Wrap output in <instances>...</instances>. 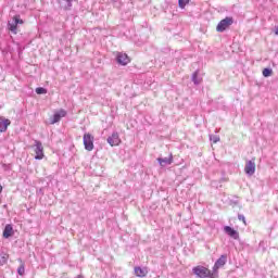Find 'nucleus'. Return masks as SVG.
I'll return each mask as SVG.
<instances>
[{"label": "nucleus", "instance_id": "nucleus-8", "mask_svg": "<svg viewBox=\"0 0 278 278\" xmlns=\"http://www.w3.org/2000/svg\"><path fill=\"white\" fill-rule=\"evenodd\" d=\"M65 116H66V110L61 109L59 112L54 113L50 124L55 125V123H60V121H62V118H64Z\"/></svg>", "mask_w": 278, "mask_h": 278}, {"label": "nucleus", "instance_id": "nucleus-10", "mask_svg": "<svg viewBox=\"0 0 278 278\" xmlns=\"http://www.w3.org/2000/svg\"><path fill=\"white\" fill-rule=\"evenodd\" d=\"M245 175L253 177L255 175V161H248L245 164Z\"/></svg>", "mask_w": 278, "mask_h": 278}, {"label": "nucleus", "instance_id": "nucleus-7", "mask_svg": "<svg viewBox=\"0 0 278 278\" xmlns=\"http://www.w3.org/2000/svg\"><path fill=\"white\" fill-rule=\"evenodd\" d=\"M227 264V255H222L214 264L213 266V273L214 275L218 274V269L223 268Z\"/></svg>", "mask_w": 278, "mask_h": 278}, {"label": "nucleus", "instance_id": "nucleus-9", "mask_svg": "<svg viewBox=\"0 0 278 278\" xmlns=\"http://www.w3.org/2000/svg\"><path fill=\"white\" fill-rule=\"evenodd\" d=\"M106 142L110 147H118V144H121V137L118 136V132H113L112 136L106 139Z\"/></svg>", "mask_w": 278, "mask_h": 278}, {"label": "nucleus", "instance_id": "nucleus-5", "mask_svg": "<svg viewBox=\"0 0 278 278\" xmlns=\"http://www.w3.org/2000/svg\"><path fill=\"white\" fill-rule=\"evenodd\" d=\"M35 160H43L45 159V147H42V142L35 140Z\"/></svg>", "mask_w": 278, "mask_h": 278}, {"label": "nucleus", "instance_id": "nucleus-18", "mask_svg": "<svg viewBox=\"0 0 278 278\" xmlns=\"http://www.w3.org/2000/svg\"><path fill=\"white\" fill-rule=\"evenodd\" d=\"M190 3V0H178V5L179 8H181V10H184V8H186V5H188Z\"/></svg>", "mask_w": 278, "mask_h": 278}, {"label": "nucleus", "instance_id": "nucleus-3", "mask_svg": "<svg viewBox=\"0 0 278 278\" xmlns=\"http://www.w3.org/2000/svg\"><path fill=\"white\" fill-rule=\"evenodd\" d=\"M83 142L86 151H92L94 149V136L90 132H86L84 135Z\"/></svg>", "mask_w": 278, "mask_h": 278}, {"label": "nucleus", "instance_id": "nucleus-20", "mask_svg": "<svg viewBox=\"0 0 278 278\" xmlns=\"http://www.w3.org/2000/svg\"><path fill=\"white\" fill-rule=\"evenodd\" d=\"M17 274L21 275V277L25 275V264H21V266L17 268Z\"/></svg>", "mask_w": 278, "mask_h": 278}, {"label": "nucleus", "instance_id": "nucleus-12", "mask_svg": "<svg viewBox=\"0 0 278 278\" xmlns=\"http://www.w3.org/2000/svg\"><path fill=\"white\" fill-rule=\"evenodd\" d=\"M224 231L225 233H227V236H229L230 238H233V240H238V238H240V236L238 235V231H236L230 226H225Z\"/></svg>", "mask_w": 278, "mask_h": 278}, {"label": "nucleus", "instance_id": "nucleus-25", "mask_svg": "<svg viewBox=\"0 0 278 278\" xmlns=\"http://www.w3.org/2000/svg\"><path fill=\"white\" fill-rule=\"evenodd\" d=\"M275 34H276V36H278V27L276 28Z\"/></svg>", "mask_w": 278, "mask_h": 278}, {"label": "nucleus", "instance_id": "nucleus-15", "mask_svg": "<svg viewBox=\"0 0 278 278\" xmlns=\"http://www.w3.org/2000/svg\"><path fill=\"white\" fill-rule=\"evenodd\" d=\"M11 236H14V228L8 224L3 230V238H11Z\"/></svg>", "mask_w": 278, "mask_h": 278}, {"label": "nucleus", "instance_id": "nucleus-23", "mask_svg": "<svg viewBox=\"0 0 278 278\" xmlns=\"http://www.w3.org/2000/svg\"><path fill=\"white\" fill-rule=\"evenodd\" d=\"M239 220H244V216L239 215Z\"/></svg>", "mask_w": 278, "mask_h": 278}, {"label": "nucleus", "instance_id": "nucleus-24", "mask_svg": "<svg viewBox=\"0 0 278 278\" xmlns=\"http://www.w3.org/2000/svg\"><path fill=\"white\" fill-rule=\"evenodd\" d=\"M3 192V187L0 185V194Z\"/></svg>", "mask_w": 278, "mask_h": 278}, {"label": "nucleus", "instance_id": "nucleus-22", "mask_svg": "<svg viewBox=\"0 0 278 278\" xmlns=\"http://www.w3.org/2000/svg\"><path fill=\"white\" fill-rule=\"evenodd\" d=\"M211 140H212V142H214V144H216V142H220V137L213 136V137H211Z\"/></svg>", "mask_w": 278, "mask_h": 278}, {"label": "nucleus", "instance_id": "nucleus-4", "mask_svg": "<svg viewBox=\"0 0 278 278\" xmlns=\"http://www.w3.org/2000/svg\"><path fill=\"white\" fill-rule=\"evenodd\" d=\"M231 25H233V17H225L217 24L216 30L223 33L226 29H229Z\"/></svg>", "mask_w": 278, "mask_h": 278}, {"label": "nucleus", "instance_id": "nucleus-17", "mask_svg": "<svg viewBox=\"0 0 278 278\" xmlns=\"http://www.w3.org/2000/svg\"><path fill=\"white\" fill-rule=\"evenodd\" d=\"M8 254L2 253L0 254V266H3L4 264H8Z\"/></svg>", "mask_w": 278, "mask_h": 278}, {"label": "nucleus", "instance_id": "nucleus-26", "mask_svg": "<svg viewBox=\"0 0 278 278\" xmlns=\"http://www.w3.org/2000/svg\"><path fill=\"white\" fill-rule=\"evenodd\" d=\"M208 278H214V276H211V277H208Z\"/></svg>", "mask_w": 278, "mask_h": 278}, {"label": "nucleus", "instance_id": "nucleus-1", "mask_svg": "<svg viewBox=\"0 0 278 278\" xmlns=\"http://www.w3.org/2000/svg\"><path fill=\"white\" fill-rule=\"evenodd\" d=\"M23 23L21 15L13 16V18L8 22L9 31H12L14 35L18 34V25H23Z\"/></svg>", "mask_w": 278, "mask_h": 278}, {"label": "nucleus", "instance_id": "nucleus-13", "mask_svg": "<svg viewBox=\"0 0 278 278\" xmlns=\"http://www.w3.org/2000/svg\"><path fill=\"white\" fill-rule=\"evenodd\" d=\"M157 162L160 166H169V164H173V154H169V156L165 159L159 157Z\"/></svg>", "mask_w": 278, "mask_h": 278}, {"label": "nucleus", "instance_id": "nucleus-6", "mask_svg": "<svg viewBox=\"0 0 278 278\" xmlns=\"http://www.w3.org/2000/svg\"><path fill=\"white\" fill-rule=\"evenodd\" d=\"M116 62L121 64V66H127L131 60L127 53L116 52Z\"/></svg>", "mask_w": 278, "mask_h": 278}, {"label": "nucleus", "instance_id": "nucleus-2", "mask_svg": "<svg viewBox=\"0 0 278 278\" xmlns=\"http://www.w3.org/2000/svg\"><path fill=\"white\" fill-rule=\"evenodd\" d=\"M193 274L197 275V277L200 278H210L214 276V273H212L208 268L203 266H195L192 269Z\"/></svg>", "mask_w": 278, "mask_h": 278}, {"label": "nucleus", "instance_id": "nucleus-11", "mask_svg": "<svg viewBox=\"0 0 278 278\" xmlns=\"http://www.w3.org/2000/svg\"><path fill=\"white\" fill-rule=\"evenodd\" d=\"M11 124L12 122H10V119L0 117V132L3 134L8 131V127H10Z\"/></svg>", "mask_w": 278, "mask_h": 278}, {"label": "nucleus", "instance_id": "nucleus-16", "mask_svg": "<svg viewBox=\"0 0 278 278\" xmlns=\"http://www.w3.org/2000/svg\"><path fill=\"white\" fill-rule=\"evenodd\" d=\"M191 80L193 81V84L195 86H199V84H201V81H203V78L199 77V71H195L192 76H191Z\"/></svg>", "mask_w": 278, "mask_h": 278}, {"label": "nucleus", "instance_id": "nucleus-14", "mask_svg": "<svg viewBox=\"0 0 278 278\" xmlns=\"http://www.w3.org/2000/svg\"><path fill=\"white\" fill-rule=\"evenodd\" d=\"M135 275L137 277H147V275H149V269H147V267H135Z\"/></svg>", "mask_w": 278, "mask_h": 278}, {"label": "nucleus", "instance_id": "nucleus-19", "mask_svg": "<svg viewBox=\"0 0 278 278\" xmlns=\"http://www.w3.org/2000/svg\"><path fill=\"white\" fill-rule=\"evenodd\" d=\"M273 75V70L271 68H264L263 70V77H270Z\"/></svg>", "mask_w": 278, "mask_h": 278}, {"label": "nucleus", "instance_id": "nucleus-21", "mask_svg": "<svg viewBox=\"0 0 278 278\" xmlns=\"http://www.w3.org/2000/svg\"><path fill=\"white\" fill-rule=\"evenodd\" d=\"M36 93L37 94H47V89L42 88V87L36 88Z\"/></svg>", "mask_w": 278, "mask_h": 278}]
</instances>
